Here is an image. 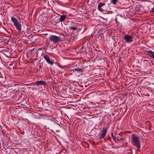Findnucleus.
<instances>
[{
	"label": "nucleus",
	"mask_w": 154,
	"mask_h": 154,
	"mask_svg": "<svg viewBox=\"0 0 154 154\" xmlns=\"http://www.w3.org/2000/svg\"><path fill=\"white\" fill-rule=\"evenodd\" d=\"M11 20L16 29L19 31H20L22 29V25L14 17H12Z\"/></svg>",
	"instance_id": "nucleus-1"
},
{
	"label": "nucleus",
	"mask_w": 154,
	"mask_h": 154,
	"mask_svg": "<svg viewBox=\"0 0 154 154\" xmlns=\"http://www.w3.org/2000/svg\"><path fill=\"white\" fill-rule=\"evenodd\" d=\"M132 142L134 145L136 146L138 148L140 147V145L137 136L134 134L132 136Z\"/></svg>",
	"instance_id": "nucleus-2"
},
{
	"label": "nucleus",
	"mask_w": 154,
	"mask_h": 154,
	"mask_svg": "<svg viewBox=\"0 0 154 154\" xmlns=\"http://www.w3.org/2000/svg\"><path fill=\"white\" fill-rule=\"evenodd\" d=\"M134 37L133 34L130 35L126 34L125 35L124 38L126 43H131L133 41Z\"/></svg>",
	"instance_id": "nucleus-3"
},
{
	"label": "nucleus",
	"mask_w": 154,
	"mask_h": 154,
	"mask_svg": "<svg viewBox=\"0 0 154 154\" xmlns=\"http://www.w3.org/2000/svg\"><path fill=\"white\" fill-rule=\"evenodd\" d=\"M49 38L51 41L55 44L61 40V38L55 35H52Z\"/></svg>",
	"instance_id": "nucleus-4"
},
{
	"label": "nucleus",
	"mask_w": 154,
	"mask_h": 154,
	"mask_svg": "<svg viewBox=\"0 0 154 154\" xmlns=\"http://www.w3.org/2000/svg\"><path fill=\"white\" fill-rule=\"evenodd\" d=\"M47 122L49 125L54 128L59 125L54 119H47Z\"/></svg>",
	"instance_id": "nucleus-5"
},
{
	"label": "nucleus",
	"mask_w": 154,
	"mask_h": 154,
	"mask_svg": "<svg viewBox=\"0 0 154 154\" xmlns=\"http://www.w3.org/2000/svg\"><path fill=\"white\" fill-rule=\"evenodd\" d=\"M43 57L44 59L48 63L51 65H52L53 64L54 60H51L48 55H45Z\"/></svg>",
	"instance_id": "nucleus-6"
},
{
	"label": "nucleus",
	"mask_w": 154,
	"mask_h": 154,
	"mask_svg": "<svg viewBox=\"0 0 154 154\" xmlns=\"http://www.w3.org/2000/svg\"><path fill=\"white\" fill-rule=\"evenodd\" d=\"M107 131L106 128H103L100 133V139H102L105 136L106 134Z\"/></svg>",
	"instance_id": "nucleus-7"
},
{
	"label": "nucleus",
	"mask_w": 154,
	"mask_h": 154,
	"mask_svg": "<svg viewBox=\"0 0 154 154\" xmlns=\"http://www.w3.org/2000/svg\"><path fill=\"white\" fill-rule=\"evenodd\" d=\"M146 54L149 56L154 59V52L152 50H148L146 51Z\"/></svg>",
	"instance_id": "nucleus-8"
},
{
	"label": "nucleus",
	"mask_w": 154,
	"mask_h": 154,
	"mask_svg": "<svg viewBox=\"0 0 154 154\" xmlns=\"http://www.w3.org/2000/svg\"><path fill=\"white\" fill-rule=\"evenodd\" d=\"M35 84L37 86L39 85H45L47 84L46 82L42 80L36 81Z\"/></svg>",
	"instance_id": "nucleus-9"
},
{
	"label": "nucleus",
	"mask_w": 154,
	"mask_h": 154,
	"mask_svg": "<svg viewBox=\"0 0 154 154\" xmlns=\"http://www.w3.org/2000/svg\"><path fill=\"white\" fill-rule=\"evenodd\" d=\"M105 5V4L104 3H100L98 6V10L100 11H103V10L101 8L104 5Z\"/></svg>",
	"instance_id": "nucleus-10"
},
{
	"label": "nucleus",
	"mask_w": 154,
	"mask_h": 154,
	"mask_svg": "<svg viewBox=\"0 0 154 154\" xmlns=\"http://www.w3.org/2000/svg\"><path fill=\"white\" fill-rule=\"evenodd\" d=\"M66 15H63L60 16L59 21L60 22H62L64 21V20L66 18Z\"/></svg>",
	"instance_id": "nucleus-11"
},
{
	"label": "nucleus",
	"mask_w": 154,
	"mask_h": 154,
	"mask_svg": "<svg viewBox=\"0 0 154 154\" xmlns=\"http://www.w3.org/2000/svg\"><path fill=\"white\" fill-rule=\"evenodd\" d=\"M71 70L73 71H75V72H83V70L82 69H81L79 68H75L74 69H72V70Z\"/></svg>",
	"instance_id": "nucleus-12"
},
{
	"label": "nucleus",
	"mask_w": 154,
	"mask_h": 154,
	"mask_svg": "<svg viewBox=\"0 0 154 154\" xmlns=\"http://www.w3.org/2000/svg\"><path fill=\"white\" fill-rule=\"evenodd\" d=\"M111 135L112 137L113 140H115L116 142H117V141H119V140L116 139V137L115 136H114L113 135V134L112 133H111Z\"/></svg>",
	"instance_id": "nucleus-13"
},
{
	"label": "nucleus",
	"mask_w": 154,
	"mask_h": 154,
	"mask_svg": "<svg viewBox=\"0 0 154 154\" xmlns=\"http://www.w3.org/2000/svg\"><path fill=\"white\" fill-rule=\"evenodd\" d=\"M69 28L70 30H75L77 29V28L74 26H70Z\"/></svg>",
	"instance_id": "nucleus-14"
},
{
	"label": "nucleus",
	"mask_w": 154,
	"mask_h": 154,
	"mask_svg": "<svg viewBox=\"0 0 154 154\" xmlns=\"http://www.w3.org/2000/svg\"><path fill=\"white\" fill-rule=\"evenodd\" d=\"M117 2V0H112L111 1V3L113 5H115L116 4V3Z\"/></svg>",
	"instance_id": "nucleus-15"
},
{
	"label": "nucleus",
	"mask_w": 154,
	"mask_h": 154,
	"mask_svg": "<svg viewBox=\"0 0 154 154\" xmlns=\"http://www.w3.org/2000/svg\"><path fill=\"white\" fill-rule=\"evenodd\" d=\"M85 51V49L83 46H82L81 48V49L80 51V52L82 53Z\"/></svg>",
	"instance_id": "nucleus-16"
},
{
	"label": "nucleus",
	"mask_w": 154,
	"mask_h": 154,
	"mask_svg": "<svg viewBox=\"0 0 154 154\" xmlns=\"http://www.w3.org/2000/svg\"><path fill=\"white\" fill-rule=\"evenodd\" d=\"M150 11L151 12H154V7L151 9Z\"/></svg>",
	"instance_id": "nucleus-17"
},
{
	"label": "nucleus",
	"mask_w": 154,
	"mask_h": 154,
	"mask_svg": "<svg viewBox=\"0 0 154 154\" xmlns=\"http://www.w3.org/2000/svg\"><path fill=\"white\" fill-rule=\"evenodd\" d=\"M46 127H46V126H44V127H45V128H46Z\"/></svg>",
	"instance_id": "nucleus-18"
},
{
	"label": "nucleus",
	"mask_w": 154,
	"mask_h": 154,
	"mask_svg": "<svg viewBox=\"0 0 154 154\" xmlns=\"http://www.w3.org/2000/svg\"><path fill=\"white\" fill-rule=\"evenodd\" d=\"M144 61H146V60H144Z\"/></svg>",
	"instance_id": "nucleus-19"
}]
</instances>
